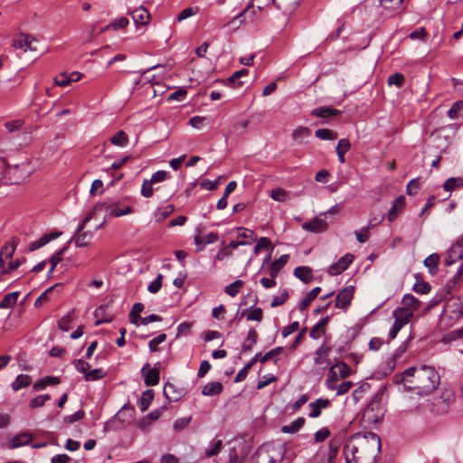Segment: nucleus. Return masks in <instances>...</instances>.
I'll return each mask as SVG.
<instances>
[{
    "mask_svg": "<svg viewBox=\"0 0 463 463\" xmlns=\"http://www.w3.org/2000/svg\"><path fill=\"white\" fill-rule=\"evenodd\" d=\"M380 449L381 439L377 434L356 433L346 440L343 453L346 463H375Z\"/></svg>",
    "mask_w": 463,
    "mask_h": 463,
    "instance_id": "1",
    "label": "nucleus"
},
{
    "mask_svg": "<svg viewBox=\"0 0 463 463\" xmlns=\"http://www.w3.org/2000/svg\"><path fill=\"white\" fill-rule=\"evenodd\" d=\"M396 383H402L404 389L414 391L416 394L424 396L435 391L440 383V376L435 367L422 364L410 367L402 373L393 376Z\"/></svg>",
    "mask_w": 463,
    "mask_h": 463,
    "instance_id": "2",
    "label": "nucleus"
},
{
    "mask_svg": "<svg viewBox=\"0 0 463 463\" xmlns=\"http://www.w3.org/2000/svg\"><path fill=\"white\" fill-rule=\"evenodd\" d=\"M455 401V395L450 388L443 387L439 394L432 399L430 411L435 414L447 413Z\"/></svg>",
    "mask_w": 463,
    "mask_h": 463,
    "instance_id": "3",
    "label": "nucleus"
},
{
    "mask_svg": "<svg viewBox=\"0 0 463 463\" xmlns=\"http://www.w3.org/2000/svg\"><path fill=\"white\" fill-rule=\"evenodd\" d=\"M351 374L350 367L345 362H336L329 368L326 386L329 390H335L340 379L347 378Z\"/></svg>",
    "mask_w": 463,
    "mask_h": 463,
    "instance_id": "4",
    "label": "nucleus"
},
{
    "mask_svg": "<svg viewBox=\"0 0 463 463\" xmlns=\"http://www.w3.org/2000/svg\"><path fill=\"white\" fill-rule=\"evenodd\" d=\"M39 41L30 34L20 33L13 40V47L22 49L24 52L30 51L39 52Z\"/></svg>",
    "mask_w": 463,
    "mask_h": 463,
    "instance_id": "5",
    "label": "nucleus"
},
{
    "mask_svg": "<svg viewBox=\"0 0 463 463\" xmlns=\"http://www.w3.org/2000/svg\"><path fill=\"white\" fill-rule=\"evenodd\" d=\"M236 230L238 231L237 238L236 240L232 241L228 244V247L236 249L239 246L249 245L251 241H257V235L252 230L244 227H238Z\"/></svg>",
    "mask_w": 463,
    "mask_h": 463,
    "instance_id": "6",
    "label": "nucleus"
},
{
    "mask_svg": "<svg viewBox=\"0 0 463 463\" xmlns=\"http://www.w3.org/2000/svg\"><path fill=\"white\" fill-rule=\"evenodd\" d=\"M463 258V234L449 247L444 259L445 265L450 266Z\"/></svg>",
    "mask_w": 463,
    "mask_h": 463,
    "instance_id": "7",
    "label": "nucleus"
},
{
    "mask_svg": "<svg viewBox=\"0 0 463 463\" xmlns=\"http://www.w3.org/2000/svg\"><path fill=\"white\" fill-rule=\"evenodd\" d=\"M159 366V362H157L153 368L150 367L148 363L143 365L141 373L144 376V383L146 386H155L158 384L160 380Z\"/></svg>",
    "mask_w": 463,
    "mask_h": 463,
    "instance_id": "8",
    "label": "nucleus"
},
{
    "mask_svg": "<svg viewBox=\"0 0 463 463\" xmlns=\"http://www.w3.org/2000/svg\"><path fill=\"white\" fill-rule=\"evenodd\" d=\"M354 256L351 253H346L341 257L336 262L328 267L327 272L331 276L340 275L346 270L351 263L354 261Z\"/></svg>",
    "mask_w": 463,
    "mask_h": 463,
    "instance_id": "9",
    "label": "nucleus"
},
{
    "mask_svg": "<svg viewBox=\"0 0 463 463\" xmlns=\"http://www.w3.org/2000/svg\"><path fill=\"white\" fill-rule=\"evenodd\" d=\"M354 288L348 286L344 288L337 295L335 298V307L346 310L354 298Z\"/></svg>",
    "mask_w": 463,
    "mask_h": 463,
    "instance_id": "10",
    "label": "nucleus"
},
{
    "mask_svg": "<svg viewBox=\"0 0 463 463\" xmlns=\"http://www.w3.org/2000/svg\"><path fill=\"white\" fill-rule=\"evenodd\" d=\"M250 13H251L252 15H257V11L254 9V4H249L243 11L226 23L224 26H233V29L237 30L241 24L247 23L248 14Z\"/></svg>",
    "mask_w": 463,
    "mask_h": 463,
    "instance_id": "11",
    "label": "nucleus"
},
{
    "mask_svg": "<svg viewBox=\"0 0 463 463\" xmlns=\"http://www.w3.org/2000/svg\"><path fill=\"white\" fill-rule=\"evenodd\" d=\"M163 392L168 401L178 402L186 394V390L175 383H166L164 386Z\"/></svg>",
    "mask_w": 463,
    "mask_h": 463,
    "instance_id": "12",
    "label": "nucleus"
},
{
    "mask_svg": "<svg viewBox=\"0 0 463 463\" xmlns=\"http://www.w3.org/2000/svg\"><path fill=\"white\" fill-rule=\"evenodd\" d=\"M302 228L307 232L320 233L327 230L328 224L324 219L316 217L309 222H304Z\"/></svg>",
    "mask_w": 463,
    "mask_h": 463,
    "instance_id": "13",
    "label": "nucleus"
},
{
    "mask_svg": "<svg viewBox=\"0 0 463 463\" xmlns=\"http://www.w3.org/2000/svg\"><path fill=\"white\" fill-rule=\"evenodd\" d=\"M331 405V402L326 398H318L314 402H310L308 407L310 411L308 413L309 418H317L321 415L322 410L326 409Z\"/></svg>",
    "mask_w": 463,
    "mask_h": 463,
    "instance_id": "14",
    "label": "nucleus"
},
{
    "mask_svg": "<svg viewBox=\"0 0 463 463\" xmlns=\"http://www.w3.org/2000/svg\"><path fill=\"white\" fill-rule=\"evenodd\" d=\"M93 236L94 233L90 231L75 233L69 242L74 241L75 246L79 248L90 247Z\"/></svg>",
    "mask_w": 463,
    "mask_h": 463,
    "instance_id": "15",
    "label": "nucleus"
},
{
    "mask_svg": "<svg viewBox=\"0 0 463 463\" xmlns=\"http://www.w3.org/2000/svg\"><path fill=\"white\" fill-rule=\"evenodd\" d=\"M131 16L134 23L139 25L146 24L150 19L149 12L142 5L134 9L131 12Z\"/></svg>",
    "mask_w": 463,
    "mask_h": 463,
    "instance_id": "16",
    "label": "nucleus"
},
{
    "mask_svg": "<svg viewBox=\"0 0 463 463\" xmlns=\"http://www.w3.org/2000/svg\"><path fill=\"white\" fill-rule=\"evenodd\" d=\"M61 235V232H53L49 234L43 235L39 240L33 241L29 246L30 251H34L45 244H47L52 240H55Z\"/></svg>",
    "mask_w": 463,
    "mask_h": 463,
    "instance_id": "17",
    "label": "nucleus"
},
{
    "mask_svg": "<svg viewBox=\"0 0 463 463\" xmlns=\"http://www.w3.org/2000/svg\"><path fill=\"white\" fill-rule=\"evenodd\" d=\"M33 439V435L29 432H22L15 435L9 442L8 448L11 449L29 444Z\"/></svg>",
    "mask_w": 463,
    "mask_h": 463,
    "instance_id": "18",
    "label": "nucleus"
},
{
    "mask_svg": "<svg viewBox=\"0 0 463 463\" xmlns=\"http://www.w3.org/2000/svg\"><path fill=\"white\" fill-rule=\"evenodd\" d=\"M93 315L96 317V321L94 323L96 326L103 323H110L113 320V315L107 312L106 306H99L97 307Z\"/></svg>",
    "mask_w": 463,
    "mask_h": 463,
    "instance_id": "19",
    "label": "nucleus"
},
{
    "mask_svg": "<svg viewBox=\"0 0 463 463\" xmlns=\"http://www.w3.org/2000/svg\"><path fill=\"white\" fill-rule=\"evenodd\" d=\"M331 347L326 345L325 343L315 352L314 363L316 365L321 366L323 364H328L329 361L326 359Z\"/></svg>",
    "mask_w": 463,
    "mask_h": 463,
    "instance_id": "20",
    "label": "nucleus"
},
{
    "mask_svg": "<svg viewBox=\"0 0 463 463\" xmlns=\"http://www.w3.org/2000/svg\"><path fill=\"white\" fill-rule=\"evenodd\" d=\"M288 255L284 254L269 265L268 272L270 277L277 278L280 269L287 264Z\"/></svg>",
    "mask_w": 463,
    "mask_h": 463,
    "instance_id": "21",
    "label": "nucleus"
},
{
    "mask_svg": "<svg viewBox=\"0 0 463 463\" xmlns=\"http://www.w3.org/2000/svg\"><path fill=\"white\" fill-rule=\"evenodd\" d=\"M80 78V74L76 71L69 75L67 73H61L54 78V83L57 86L65 87L72 81H78Z\"/></svg>",
    "mask_w": 463,
    "mask_h": 463,
    "instance_id": "22",
    "label": "nucleus"
},
{
    "mask_svg": "<svg viewBox=\"0 0 463 463\" xmlns=\"http://www.w3.org/2000/svg\"><path fill=\"white\" fill-rule=\"evenodd\" d=\"M440 261L439 255L432 253L424 260V266L428 269L430 275H436L439 270V264Z\"/></svg>",
    "mask_w": 463,
    "mask_h": 463,
    "instance_id": "23",
    "label": "nucleus"
},
{
    "mask_svg": "<svg viewBox=\"0 0 463 463\" xmlns=\"http://www.w3.org/2000/svg\"><path fill=\"white\" fill-rule=\"evenodd\" d=\"M223 447L222 440L220 439H213L209 446L204 449V455L206 458H213L217 456Z\"/></svg>",
    "mask_w": 463,
    "mask_h": 463,
    "instance_id": "24",
    "label": "nucleus"
},
{
    "mask_svg": "<svg viewBox=\"0 0 463 463\" xmlns=\"http://www.w3.org/2000/svg\"><path fill=\"white\" fill-rule=\"evenodd\" d=\"M404 205L405 199L402 195L395 199L392 208L388 212V220L390 222H393L396 219L398 213L403 209Z\"/></svg>",
    "mask_w": 463,
    "mask_h": 463,
    "instance_id": "25",
    "label": "nucleus"
},
{
    "mask_svg": "<svg viewBox=\"0 0 463 463\" xmlns=\"http://www.w3.org/2000/svg\"><path fill=\"white\" fill-rule=\"evenodd\" d=\"M392 316L397 320L403 322L404 324H408L411 318L413 317V310L409 307H397L392 312Z\"/></svg>",
    "mask_w": 463,
    "mask_h": 463,
    "instance_id": "26",
    "label": "nucleus"
},
{
    "mask_svg": "<svg viewBox=\"0 0 463 463\" xmlns=\"http://www.w3.org/2000/svg\"><path fill=\"white\" fill-rule=\"evenodd\" d=\"M223 386L220 382H211L205 384L202 390V394L204 396L218 395L222 392Z\"/></svg>",
    "mask_w": 463,
    "mask_h": 463,
    "instance_id": "27",
    "label": "nucleus"
},
{
    "mask_svg": "<svg viewBox=\"0 0 463 463\" xmlns=\"http://www.w3.org/2000/svg\"><path fill=\"white\" fill-rule=\"evenodd\" d=\"M294 275L304 283H308L313 279L312 269L306 266L297 267L294 269Z\"/></svg>",
    "mask_w": 463,
    "mask_h": 463,
    "instance_id": "28",
    "label": "nucleus"
},
{
    "mask_svg": "<svg viewBox=\"0 0 463 463\" xmlns=\"http://www.w3.org/2000/svg\"><path fill=\"white\" fill-rule=\"evenodd\" d=\"M340 111L330 108V107H319L311 111V115L319 118H330L333 116H338Z\"/></svg>",
    "mask_w": 463,
    "mask_h": 463,
    "instance_id": "29",
    "label": "nucleus"
},
{
    "mask_svg": "<svg viewBox=\"0 0 463 463\" xmlns=\"http://www.w3.org/2000/svg\"><path fill=\"white\" fill-rule=\"evenodd\" d=\"M351 143L347 138H341L336 146V154L341 164L345 162V154L350 149Z\"/></svg>",
    "mask_w": 463,
    "mask_h": 463,
    "instance_id": "30",
    "label": "nucleus"
},
{
    "mask_svg": "<svg viewBox=\"0 0 463 463\" xmlns=\"http://www.w3.org/2000/svg\"><path fill=\"white\" fill-rule=\"evenodd\" d=\"M321 291L320 287H316L313 289H311L305 297V298L300 302L299 304V310L305 311L310 305V303L316 299V298L318 296V294Z\"/></svg>",
    "mask_w": 463,
    "mask_h": 463,
    "instance_id": "31",
    "label": "nucleus"
},
{
    "mask_svg": "<svg viewBox=\"0 0 463 463\" xmlns=\"http://www.w3.org/2000/svg\"><path fill=\"white\" fill-rule=\"evenodd\" d=\"M17 244L18 240L16 238H12L3 246V248L1 249L0 255L5 257V259H11L16 249Z\"/></svg>",
    "mask_w": 463,
    "mask_h": 463,
    "instance_id": "32",
    "label": "nucleus"
},
{
    "mask_svg": "<svg viewBox=\"0 0 463 463\" xmlns=\"http://www.w3.org/2000/svg\"><path fill=\"white\" fill-rule=\"evenodd\" d=\"M305 421L306 420L303 417H299L296 420L292 421L290 424L282 426L281 431L283 433H296L304 426Z\"/></svg>",
    "mask_w": 463,
    "mask_h": 463,
    "instance_id": "33",
    "label": "nucleus"
},
{
    "mask_svg": "<svg viewBox=\"0 0 463 463\" xmlns=\"http://www.w3.org/2000/svg\"><path fill=\"white\" fill-rule=\"evenodd\" d=\"M32 383V378L28 374H19L12 383L14 391H19L22 388L29 386Z\"/></svg>",
    "mask_w": 463,
    "mask_h": 463,
    "instance_id": "34",
    "label": "nucleus"
},
{
    "mask_svg": "<svg viewBox=\"0 0 463 463\" xmlns=\"http://www.w3.org/2000/svg\"><path fill=\"white\" fill-rule=\"evenodd\" d=\"M153 399H154V391L153 390H146L142 393L140 399L138 400V406H139L141 411H146L148 409Z\"/></svg>",
    "mask_w": 463,
    "mask_h": 463,
    "instance_id": "35",
    "label": "nucleus"
},
{
    "mask_svg": "<svg viewBox=\"0 0 463 463\" xmlns=\"http://www.w3.org/2000/svg\"><path fill=\"white\" fill-rule=\"evenodd\" d=\"M258 339V333L254 328L248 331L247 336L242 344V351L247 352L252 349Z\"/></svg>",
    "mask_w": 463,
    "mask_h": 463,
    "instance_id": "36",
    "label": "nucleus"
},
{
    "mask_svg": "<svg viewBox=\"0 0 463 463\" xmlns=\"http://www.w3.org/2000/svg\"><path fill=\"white\" fill-rule=\"evenodd\" d=\"M74 319V310H71L58 321V328L62 332H67Z\"/></svg>",
    "mask_w": 463,
    "mask_h": 463,
    "instance_id": "37",
    "label": "nucleus"
},
{
    "mask_svg": "<svg viewBox=\"0 0 463 463\" xmlns=\"http://www.w3.org/2000/svg\"><path fill=\"white\" fill-rule=\"evenodd\" d=\"M60 383V380L58 377L54 376H46L37 382L34 383L33 388L34 391H40L44 389L47 385L50 384H58Z\"/></svg>",
    "mask_w": 463,
    "mask_h": 463,
    "instance_id": "38",
    "label": "nucleus"
},
{
    "mask_svg": "<svg viewBox=\"0 0 463 463\" xmlns=\"http://www.w3.org/2000/svg\"><path fill=\"white\" fill-rule=\"evenodd\" d=\"M19 292L6 294L0 302L1 308H12L17 302Z\"/></svg>",
    "mask_w": 463,
    "mask_h": 463,
    "instance_id": "39",
    "label": "nucleus"
},
{
    "mask_svg": "<svg viewBox=\"0 0 463 463\" xmlns=\"http://www.w3.org/2000/svg\"><path fill=\"white\" fill-rule=\"evenodd\" d=\"M463 185L462 177H450L445 181L442 187L447 192H452L453 190L461 187Z\"/></svg>",
    "mask_w": 463,
    "mask_h": 463,
    "instance_id": "40",
    "label": "nucleus"
},
{
    "mask_svg": "<svg viewBox=\"0 0 463 463\" xmlns=\"http://www.w3.org/2000/svg\"><path fill=\"white\" fill-rule=\"evenodd\" d=\"M310 135H311V131L308 128L298 127L293 130L292 138L295 141L301 143L303 141V139H305L306 137H308Z\"/></svg>",
    "mask_w": 463,
    "mask_h": 463,
    "instance_id": "41",
    "label": "nucleus"
},
{
    "mask_svg": "<svg viewBox=\"0 0 463 463\" xmlns=\"http://www.w3.org/2000/svg\"><path fill=\"white\" fill-rule=\"evenodd\" d=\"M282 352H283V347L279 346V347L273 348V349L269 350V352H267L265 354L260 355V362L264 364L271 359H274V363L276 364L279 360V358H277V356H279Z\"/></svg>",
    "mask_w": 463,
    "mask_h": 463,
    "instance_id": "42",
    "label": "nucleus"
},
{
    "mask_svg": "<svg viewBox=\"0 0 463 463\" xmlns=\"http://www.w3.org/2000/svg\"><path fill=\"white\" fill-rule=\"evenodd\" d=\"M402 303L403 304L402 307H409L410 309L416 311L419 309L420 302L412 295L407 294L402 298Z\"/></svg>",
    "mask_w": 463,
    "mask_h": 463,
    "instance_id": "43",
    "label": "nucleus"
},
{
    "mask_svg": "<svg viewBox=\"0 0 463 463\" xmlns=\"http://www.w3.org/2000/svg\"><path fill=\"white\" fill-rule=\"evenodd\" d=\"M144 310V305L142 303H135L132 307V309L129 313V321L130 323L137 326L138 319L140 318V313Z\"/></svg>",
    "mask_w": 463,
    "mask_h": 463,
    "instance_id": "44",
    "label": "nucleus"
},
{
    "mask_svg": "<svg viewBox=\"0 0 463 463\" xmlns=\"http://www.w3.org/2000/svg\"><path fill=\"white\" fill-rule=\"evenodd\" d=\"M109 214L112 217H120L126 214H129L133 212L132 207L126 206L124 209H119L117 205L111 204L108 206Z\"/></svg>",
    "mask_w": 463,
    "mask_h": 463,
    "instance_id": "45",
    "label": "nucleus"
},
{
    "mask_svg": "<svg viewBox=\"0 0 463 463\" xmlns=\"http://www.w3.org/2000/svg\"><path fill=\"white\" fill-rule=\"evenodd\" d=\"M110 143L114 146H125L128 144V137L123 130H120L110 138Z\"/></svg>",
    "mask_w": 463,
    "mask_h": 463,
    "instance_id": "46",
    "label": "nucleus"
},
{
    "mask_svg": "<svg viewBox=\"0 0 463 463\" xmlns=\"http://www.w3.org/2000/svg\"><path fill=\"white\" fill-rule=\"evenodd\" d=\"M315 136L322 140H335L337 138V133L329 128L317 129Z\"/></svg>",
    "mask_w": 463,
    "mask_h": 463,
    "instance_id": "47",
    "label": "nucleus"
},
{
    "mask_svg": "<svg viewBox=\"0 0 463 463\" xmlns=\"http://www.w3.org/2000/svg\"><path fill=\"white\" fill-rule=\"evenodd\" d=\"M175 210L173 204H167L164 207L158 208L156 213V221L160 222L169 216Z\"/></svg>",
    "mask_w": 463,
    "mask_h": 463,
    "instance_id": "48",
    "label": "nucleus"
},
{
    "mask_svg": "<svg viewBox=\"0 0 463 463\" xmlns=\"http://www.w3.org/2000/svg\"><path fill=\"white\" fill-rule=\"evenodd\" d=\"M249 74V71L247 69H241L234 71L227 80L230 84L235 85L236 87H241L242 85L241 81L236 82L237 80L243 76H247Z\"/></svg>",
    "mask_w": 463,
    "mask_h": 463,
    "instance_id": "49",
    "label": "nucleus"
},
{
    "mask_svg": "<svg viewBox=\"0 0 463 463\" xmlns=\"http://www.w3.org/2000/svg\"><path fill=\"white\" fill-rule=\"evenodd\" d=\"M243 284L244 283L242 280L237 279L234 282L231 283L230 285L226 286L224 291L230 297L233 298L239 293L240 288L243 286Z\"/></svg>",
    "mask_w": 463,
    "mask_h": 463,
    "instance_id": "50",
    "label": "nucleus"
},
{
    "mask_svg": "<svg viewBox=\"0 0 463 463\" xmlns=\"http://www.w3.org/2000/svg\"><path fill=\"white\" fill-rule=\"evenodd\" d=\"M128 24V19L126 17H120L118 19H116L111 24L107 25L105 28H102L99 33H103L106 30H109V28H112L114 30L117 29H123Z\"/></svg>",
    "mask_w": 463,
    "mask_h": 463,
    "instance_id": "51",
    "label": "nucleus"
},
{
    "mask_svg": "<svg viewBox=\"0 0 463 463\" xmlns=\"http://www.w3.org/2000/svg\"><path fill=\"white\" fill-rule=\"evenodd\" d=\"M405 82V77L402 73L396 72L394 74H392L387 79L388 85H395L398 88H401L403 86Z\"/></svg>",
    "mask_w": 463,
    "mask_h": 463,
    "instance_id": "52",
    "label": "nucleus"
},
{
    "mask_svg": "<svg viewBox=\"0 0 463 463\" xmlns=\"http://www.w3.org/2000/svg\"><path fill=\"white\" fill-rule=\"evenodd\" d=\"M373 226H374V224L370 222L367 227H364V228L361 229L360 231L354 232L355 237L360 243H364L368 241L369 232L372 228H373Z\"/></svg>",
    "mask_w": 463,
    "mask_h": 463,
    "instance_id": "53",
    "label": "nucleus"
},
{
    "mask_svg": "<svg viewBox=\"0 0 463 463\" xmlns=\"http://www.w3.org/2000/svg\"><path fill=\"white\" fill-rule=\"evenodd\" d=\"M105 376V373L102 369L97 368L91 371H88L85 374V380L88 382L98 381Z\"/></svg>",
    "mask_w": 463,
    "mask_h": 463,
    "instance_id": "54",
    "label": "nucleus"
},
{
    "mask_svg": "<svg viewBox=\"0 0 463 463\" xmlns=\"http://www.w3.org/2000/svg\"><path fill=\"white\" fill-rule=\"evenodd\" d=\"M402 2L403 0H381L380 4L384 9L395 11L402 6Z\"/></svg>",
    "mask_w": 463,
    "mask_h": 463,
    "instance_id": "55",
    "label": "nucleus"
},
{
    "mask_svg": "<svg viewBox=\"0 0 463 463\" xmlns=\"http://www.w3.org/2000/svg\"><path fill=\"white\" fill-rule=\"evenodd\" d=\"M270 197L277 202H285L288 198V195L286 190L276 188L271 191Z\"/></svg>",
    "mask_w": 463,
    "mask_h": 463,
    "instance_id": "56",
    "label": "nucleus"
},
{
    "mask_svg": "<svg viewBox=\"0 0 463 463\" xmlns=\"http://www.w3.org/2000/svg\"><path fill=\"white\" fill-rule=\"evenodd\" d=\"M417 280L413 286V290L417 293L427 294L430 290V285L428 282L423 280H420L418 277H416Z\"/></svg>",
    "mask_w": 463,
    "mask_h": 463,
    "instance_id": "57",
    "label": "nucleus"
},
{
    "mask_svg": "<svg viewBox=\"0 0 463 463\" xmlns=\"http://www.w3.org/2000/svg\"><path fill=\"white\" fill-rule=\"evenodd\" d=\"M51 400V396L49 394L38 395L30 402V407L32 409L42 407L45 404L47 401Z\"/></svg>",
    "mask_w": 463,
    "mask_h": 463,
    "instance_id": "58",
    "label": "nucleus"
},
{
    "mask_svg": "<svg viewBox=\"0 0 463 463\" xmlns=\"http://www.w3.org/2000/svg\"><path fill=\"white\" fill-rule=\"evenodd\" d=\"M463 109V101L458 100L453 103L451 108L448 110V117L451 119H456L458 117V112Z\"/></svg>",
    "mask_w": 463,
    "mask_h": 463,
    "instance_id": "59",
    "label": "nucleus"
},
{
    "mask_svg": "<svg viewBox=\"0 0 463 463\" xmlns=\"http://www.w3.org/2000/svg\"><path fill=\"white\" fill-rule=\"evenodd\" d=\"M24 123V121L23 119H14L5 122V128L9 133H13L18 131L22 128Z\"/></svg>",
    "mask_w": 463,
    "mask_h": 463,
    "instance_id": "60",
    "label": "nucleus"
},
{
    "mask_svg": "<svg viewBox=\"0 0 463 463\" xmlns=\"http://www.w3.org/2000/svg\"><path fill=\"white\" fill-rule=\"evenodd\" d=\"M153 183L150 180L145 179L141 187V194L146 198H150L153 196Z\"/></svg>",
    "mask_w": 463,
    "mask_h": 463,
    "instance_id": "61",
    "label": "nucleus"
},
{
    "mask_svg": "<svg viewBox=\"0 0 463 463\" xmlns=\"http://www.w3.org/2000/svg\"><path fill=\"white\" fill-rule=\"evenodd\" d=\"M276 381H277V378L275 375H273L271 373L265 374L259 380V382L257 383V389L258 390L263 389L264 387L268 386L269 384H270L271 383H274Z\"/></svg>",
    "mask_w": 463,
    "mask_h": 463,
    "instance_id": "62",
    "label": "nucleus"
},
{
    "mask_svg": "<svg viewBox=\"0 0 463 463\" xmlns=\"http://www.w3.org/2000/svg\"><path fill=\"white\" fill-rule=\"evenodd\" d=\"M163 275L158 274L157 277L148 285L147 290L152 293H157L162 287Z\"/></svg>",
    "mask_w": 463,
    "mask_h": 463,
    "instance_id": "63",
    "label": "nucleus"
},
{
    "mask_svg": "<svg viewBox=\"0 0 463 463\" xmlns=\"http://www.w3.org/2000/svg\"><path fill=\"white\" fill-rule=\"evenodd\" d=\"M168 178H170V174L168 172L159 170V171L154 173L149 180L153 183V184H156L163 182Z\"/></svg>",
    "mask_w": 463,
    "mask_h": 463,
    "instance_id": "64",
    "label": "nucleus"
}]
</instances>
